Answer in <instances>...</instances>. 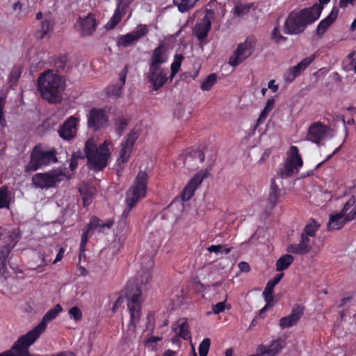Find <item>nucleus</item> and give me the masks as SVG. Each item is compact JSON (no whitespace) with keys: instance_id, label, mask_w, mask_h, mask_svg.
I'll return each mask as SVG.
<instances>
[{"instance_id":"1","label":"nucleus","mask_w":356,"mask_h":356,"mask_svg":"<svg viewBox=\"0 0 356 356\" xmlns=\"http://www.w3.org/2000/svg\"><path fill=\"white\" fill-rule=\"evenodd\" d=\"M145 266H143L141 274L137 278V282L135 284L134 289L131 286V283L128 285L127 298V307L130 314V323L128 325L129 330L134 332L136 325L138 323L140 318V305L142 302L140 286L148 283L151 279L150 269L154 265L153 260L150 257L145 259Z\"/></svg>"},{"instance_id":"2","label":"nucleus","mask_w":356,"mask_h":356,"mask_svg":"<svg viewBox=\"0 0 356 356\" xmlns=\"http://www.w3.org/2000/svg\"><path fill=\"white\" fill-rule=\"evenodd\" d=\"M38 89L42 97L51 103L60 100L65 89V80L54 70L44 72L38 80Z\"/></svg>"},{"instance_id":"3","label":"nucleus","mask_w":356,"mask_h":356,"mask_svg":"<svg viewBox=\"0 0 356 356\" xmlns=\"http://www.w3.org/2000/svg\"><path fill=\"white\" fill-rule=\"evenodd\" d=\"M323 8L321 6L315 4L300 12L291 13L285 21L284 33L289 35L302 33L306 25L313 23L319 18Z\"/></svg>"},{"instance_id":"4","label":"nucleus","mask_w":356,"mask_h":356,"mask_svg":"<svg viewBox=\"0 0 356 356\" xmlns=\"http://www.w3.org/2000/svg\"><path fill=\"white\" fill-rule=\"evenodd\" d=\"M111 145V143L109 140H105L98 147L93 138L86 142L84 153L90 169L100 171L106 167L111 156L109 149Z\"/></svg>"},{"instance_id":"5","label":"nucleus","mask_w":356,"mask_h":356,"mask_svg":"<svg viewBox=\"0 0 356 356\" xmlns=\"http://www.w3.org/2000/svg\"><path fill=\"white\" fill-rule=\"evenodd\" d=\"M147 175L145 172L140 171L132 186L126 193L125 202L127 208L122 213V217L127 218L130 211L147 194Z\"/></svg>"},{"instance_id":"6","label":"nucleus","mask_w":356,"mask_h":356,"mask_svg":"<svg viewBox=\"0 0 356 356\" xmlns=\"http://www.w3.org/2000/svg\"><path fill=\"white\" fill-rule=\"evenodd\" d=\"M218 6V3L217 2L211 1L207 6L205 9L198 10L196 13V15H199L202 17L196 23L193 29V34L201 42L206 39L211 31V22L214 19V10L217 9Z\"/></svg>"},{"instance_id":"7","label":"nucleus","mask_w":356,"mask_h":356,"mask_svg":"<svg viewBox=\"0 0 356 356\" xmlns=\"http://www.w3.org/2000/svg\"><path fill=\"white\" fill-rule=\"evenodd\" d=\"M303 165L302 156L296 146H291L286 152L283 165L280 168L278 175L281 178H287L298 173Z\"/></svg>"},{"instance_id":"8","label":"nucleus","mask_w":356,"mask_h":356,"mask_svg":"<svg viewBox=\"0 0 356 356\" xmlns=\"http://www.w3.org/2000/svg\"><path fill=\"white\" fill-rule=\"evenodd\" d=\"M138 136V130H132L127 136L126 140L121 143L115 165L118 175L125 168L126 163L129 160Z\"/></svg>"},{"instance_id":"9","label":"nucleus","mask_w":356,"mask_h":356,"mask_svg":"<svg viewBox=\"0 0 356 356\" xmlns=\"http://www.w3.org/2000/svg\"><path fill=\"white\" fill-rule=\"evenodd\" d=\"M67 179L61 170H55L45 173H37L32 177L35 188L41 189L56 187L60 183Z\"/></svg>"},{"instance_id":"10","label":"nucleus","mask_w":356,"mask_h":356,"mask_svg":"<svg viewBox=\"0 0 356 356\" xmlns=\"http://www.w3.org/2000/svg\"><path fill=\"white\" fill-rule=\"evenodd\" d=\"M57 159L54 151L43 152L35 148L31 155L30 161L25 166V171L31 172L36 171L43 165L56 162Z\"/></svg>"},{"instance_id":"11","label":"nucleus","mask_w":356,"mask_h":356,"mask_svg":"<svg viewBox=\"0 0 356 356\" xmlns=\"http://www.w3.org/2000/svg\"><path fill=\"white\" fill-rule=\"evenodd\" d=\"M255 42L254 38L249 37L243 42L240 43L230 56L228 61L229 65L236 67L250 56L254 51Z\"/></svg>"},{"instance_id":"12","label":"nucleus","mask_w":356,"mask_h":356,"mask_svg":"<svg viewBox=\"0 0 356 356\" xmlns=\"http://www.w3.org/2000/svg\"><path fill=\"white\" fill-rule=\"evenodd\" d=\"M148 27L145 24H140L131 32L120 35L118 38L119 47H127L136 43L143 36L148 33Z\"/></svg>"},{"instance_id":"13","label":"nucleus","mask_w":356,"mask_h":356,"mask_svg":"<svg viewBox=\"0 0 356 356\" xmlns=\"http://www.w3.org/2000/svg\"><path fill=\"white\" fill-rule=\"evenodd\" d=\"M108 122L106 110L103 108H92L87 115L88 127L94 130L104 127Z\"/></svg>"},{"instance_id":"14","label":"nucleus","mask_w":356,"mask_h":356,"mask_svg":"<svg viewBox=\"0 0 356 356\" xmlns=\"http://www.w3.org/2000/svg\"><path fill=\"white\" fill-rule=\"evenodd\" d=\"M79 121V117L74 115L69 117L58 129L60 137L66 140L73 138L76 134L77 124Z\"/></svg>"},{"instance_id":"15","label":"nucleus","mask_w":356,"mask_h":356,"mask_svg":"<svg viewBox=\"0 0 356 356\" xmlns=\"http://www.w3.org/2000/svg\"><path fill=\"white\" fill-rule=\"evenodd\" d=\"M207 170L198 172L187 184L181 193V199L187 201L193 195L197 188L201 184L203 179L207 177Z\"/></svg>"},{"instance_id":"16","label":"nucleus","mask_w":356,"mask_h":356,"mask_svg":"<svg viewBox=\"0 0 356 356\" xmlns=\"http://www.w3.org/2000/svg\"><path fill=\"white\" fill-rule=\"evenodd\" d=\"M315 59V55H312L302 59L296 65L290 68L284 74V79L287 83H291L313 62Z\"/></svg>"},{"instance_id":"17","label":"nucleus","mask_w":356,"mask_h":356,"mask_svg":"<svg viewBox=\"0 0 356 356\" xmlns=\"http://www.w3.org/2000/svg\"><path fill=\"white\" fill-rule=\"evenodd\" d=\"M97 23L92 14L85 17H79L76 22L77 31L82 36L91 35L95 31Z\"/></svg>"},{"instance_id":"18","label":"nucleus","mask_w":356,"mask_h":356,"mask_svg":"<svg viewBox=\"0 0 356 356\" xmlns=\"http://www.w3.org/2000/svg\"><path fill=\"white\" fill-rule=\"evenodd\" d=\"M133 0H118L117 8L115 10L114 14L110 20L105 25L107 30L114 29L121 20L127 12V9Z\"/></svg>"},{"instance_id":"19","label":"nucleus","mask_w":356,"mask_h":356,"mask_svg":"<svg viewBox=\"0 0 356 356\" xmlns=\"http://www.w3.org/2000/svg\"><path fill=\"white\" fill-rule=\"evenodd\" d=\"M329 129L320 122H315L312 124L307 136V140L314 143L319 144L328 135Z\"/></svg>"},{"instance_id":"20","label":"nucleus","mask_w":356,"mask_h":356,"mask_svg":"<svg viewBox=\"0 0 356 356\" xmlns=\"http://www.w3.org/2000/svg\"><path fill=\"white\" fill-rule=\"evenodd\" d=\"M147 79L155 90L161 88L168 79L167 74L162 67H149Z\"/></svg>"},{"instance_id":"21","label":"nucleus","mask_w":356,"mask_h":356,"mask_svg":"<svg viewBox=\"0 0 356 356\" xmlns=\"http://www.w3.org/2000/svg\"><path fill=\"white\" fill-rule=\"evenodd\" d=\"M313 244L314 241L311 237L302 234L299 243L289 245L287 251L293 254H305L310 252Z\"/></svg>"},{"instance_id":"22","label":"nucleus","mask_w":356,"mask_h":356,"mask_svg":"<svg viewBox=\"0 0 356 356\" xmlns=\"http://www.w3.org/2000/svg\"><path fill=\"white\" fill-rule=\"evenodd\" d=\"M285 346V341L278 339L271 341L268 346H261L258 347V353L263 356H276Z\"/></svg>"},{"instance_id":"23","label":"nucleus","mask_w":356,"mask_h":356,"mask_svg":"<svg viewBox=\"0 0 356 356\" xmlns=\"http://www.w3.org/2000/svg\"><path fill=\"white\" fill-rule=\"evenodd\" d=\"M304 312V309L300 305L293 308L291 314L280 320V326L282 329L288 328L297 323Z\"/></svg>"},{"instance_id":"24","label":"nucleus","mask_w":356,"mask_h":356,"mask_svg":"<svg viewBox=\"0 0 356 356\" xmlns=\"http://www.w3.org/2000/svg\"><path fill=\"white\" fill-rule=\"evenodd\" d=\"M168 55L165 50L161 46L156 48L151 56L149 67H161L162 64L168 61Z\"/></svg>"},{"instance_id":"25","label":"nucleus","mask_w":356,"mask_h":356,"mask_svg":"<svg viewBox=\"0 0 356 356\" xmlns=\"http://www.w3.org/2000/svg\"><path fill=\"white\" fill-rule=\"evenodd\" d=\"M338 13V8H333L328 16L320 22L316 29V33L318 35L324 34L328 27L336 20Z\"/></svg>"},{"instance_id":"26","label":"nucleus","mask_w":356,"mask_h":356,"mask_svg":"<svg viewBox=\"0 0 356 356\" xmlns=\"http://www.w3.org/2000/svg\"><path fill=\"white\" fill-rule=\"evenodd\" d=\"M356 200L354 196L350 197L343 205L341 210L346 218V220L351 221L356 219Z\"/></svg>"},{"instance_id":"27","label":"nucleus","mask_w":356,"mask_h":356,"mask_svg":"<svg viewBox=\"0 0 356 356\" xmlns=\"http://www.w3.org/2000/svg\"><path fill=\"white\" fill-rule=\"evenodd\" d=\"M113 224V221L111 219L103 222L96 217H92L88 225L91 229V230H96L99 232H105L106 230L111 227Z\"/></svg>"},{"instance_id":"28","label":"nucleus","mask_w":356,"mask_h":356,"mask_svg":"<svg viewBox=\"0 0 356 356\" xmlns=\"http://www.w3.org/2000/svg\"><path fill=\"white\" fill-rule=\"evenodd\" d=\"M174 330L177 336L184 339H190L191 333L188 330V325L187 320L184 318L179 319L175 327Z\"/></svg>"},{"instance_id":"29","label":"nucleus","mask_w":356,"mask_h":356,"mask_svg":"<svg viewBox=\"0 0 356 356\" xmlns=\"http://www.w3.org/2000/svg\"><path fill=\"white\" fill-rule=\"evenodd\" d=\"M347 222H348V220H346V218L342 211L337 213L330 216L327 223V229L329 230L339 229Z\"/></svg>"},{"instance_id":"30","label":"nucleus","mask_w":356,"mask_h":356,"mask_svg":"<svg viewBox=\"0 0 356 356\" xmlns=\"http://www.w3.org/2000/svg\"><path fill=\"white\" fill-rule=\"evenodd\" d=\"M95 188L87 184H82L79 186V192L82 196L84 206H88L91 203L93 195L95 193Z\"/></svg>"},{"instance_id":"31","label":"nucleus","mask_w":356,"mask_h":356,"mask_svg":"<svg viewBox=\"0 0 356 356\" xmlns=\"http://www.w3.org/2000/svg\"><path fill=\"white\" fill-rule=\"evenodd\" d=\"M193 161H195L194 167H197L199 163H202L204 161V155L203 152L200 150L194 151L191 155L186 156L184 165L187 168H191L193 167L191 165V163Z\"/></svg>"},{"instance_id":"32","label":"nucleus","mask_w":356,"mask_h":356,"mask_svg":"<svg viewBox=\"0 0 356 356\" xmlns=\"http://www.w3.org/2000/svg\"><path fill=\"white\" fill-rule=\"evenodd\" d=\"M54 26V21L50 16H45L41 22V26L38 37L43 38L52 29Z\"/></svg>"},{"instance_id":"33","label":"nucleus","mask_w":356,"mask_h":356,"mask_svg":"<svg viewBox=\"0 0 356 356\" xmlns=\"http://www.w3.org/2000/svg\"><path fill=\"white\" fill-rule=\"evenodd\" d=\"M294 261V257L289 254L282 256L276 262V270L282 271L287 269Z\"/></svg>"},{"instance_id":"34","label":"nucleus","mask_w":356,"mask_h":356,"mask_svg":"<svg viewBox=\"0 0 356 356\" xmlns=\"http://www.w3.org/2000/svg\"><path fill=\"white\" fill-rule=\"evenodd\" d=\"M11 200V193L8 187L3 186L0 188V209H8Z\"/></svg>"},{"instance_id":"35","label":"nucleus","mask_w":356,"mask_h":356,"mask_svg":"<svg viewBox=\"0 0 356 356\" xmlns=\"http://www.w3.org/2000/svg\"><path fill=\"white\" fill-rule=\"evenodd\" d=\"M273 291L266 286L263 292V296L264 297L265 301L266 302V305L260 310L259 315L261 316L264 312L267 311L268 308H270L273 305Z\"/></svg>"},{"instance_id":"36","label":"nucleus","mask_w":356,"mask_h":356,"mask_svg":"<svg viewBox=\"0 0 356 356\" xmlns=\"http://www.w3.org/2000/svg\"><path fill=\"white\" fill-rule=\"evenodd\" d=\"M227 296H225V298L223 301L219 302L216 305L211 306V311L208 312V314H218L224 312L226 309L229 310L231 308V305L227 303Z\"/></svg>"},{"instance_id":"37","label":"nucleus","mask_w":356,"mask_h":356,"mask_svg":"<svg viewBox=\"0 0 356 356\" xmlns=\"http://www.w3.org/2000/svg\"><path fill=\"white\" fill-rule=\"evenodd\" d=\"M320 227V224L314 220H311L305 226L304 231L302 234H305L311 238L316 236V233Z\"/></svg>"},{"instance_id":"38","label":"nucleus","mask_w":356,"mask_h":356,"mask_svg":"<svg viewBox=\"0 0 356 356\" xmlns=\"http://www.w3.org/2000/svg\"><path fill=\"white\" fill-rule=\"evenodd\" d=\"M184 56L180 54H175L174 56L173 62L171 64V74L170 79H172L175 74L179 72L181 63L184 60Z\"/></svg>"},{"instance_id":"39","label":"nucleus","mask_w":356,"mask_h":356,"mask_svg":"<svg viewBox=\"0 0 356 356\" xmlns=\"http://www.w3.org/2000/svg\"><path fill=\"white\" fill-rule=\"evenodd\" d=\"M122 86L111 85L105 88L104 92L108 97H119L122 94Z\"/></svg>"},{"instance_id":"40","label":"nucleus","mask_w":356,"mask_h":356,"mask_svg":"<svg viewBox=\"0 0 356 356\" xmlns=\"http://www.w3.org/2000/svg\"><path fill=\"white\" fill-rule=\"evenodd\" d=\"M275 100L273 98L268 99L266 106H264L261 113L258 119V122H262L268 116L269 113L272 111L274 107Z\"/></svg>"},{"instance_id":"41","label":"nucleus","mask_w":356,"mask_h":356,"mask_svg":"<svg viewBox=\"0 0 356 356\" xmlns=\"http://www.w3.org/2000/svg\"><path fill=\"white\" fill-rule=\"evenodd\" d=\"M280 196V193L270 192L269 193L268 199L265 201L267 209L271 210L277 204Z\"/></svg>"},{"instance_id":"42","label":"nucleus","mask_w":356,"mask_h":356,"mask_svg":"<svg viewBox=\"0 0 356 356\" xmlns=\"http://www.w3.org/2000/svg\"><path fill=\"white\" fill-rule=\"evenodd\" d=\"M250 4L239 3L235 6L232 10V13L236 17H243L248 13L250 9Z\"/></svg>"},{"instance_id":"43","label":"nucleus","mask_w":356,"mask_h":356,"mask_svg":"<svg viewBox=\"0 0 356 356\" xmlns=\"http://www.w3.org/2000/svg\"><path fill=\"white\" fill-rule=\"evenodd\" d=\"M270 38L274 42L277 44H282L287 39V38L283 36L281 34V31L278 26H275L273 29Z\"/></svg>"},{"instance_id":"44","label":"nucleus","mask_w":356,"mask_h":356,"mask_svg":"<svg viewBox=\"0 0 356 356\" xmlns=\"http://www.w3.org/2000/svg\"><path fill=\"white\" fill-rule=\"evenodd\" d=\"M217 76L215 74L209 75L201 84V88L203 90H209L216 83Z\"/></svg>"},{"instance_id":"45","label":"nucleus","mask_w":356,"mask_h":356,"mask_svg":"<svg viewBox=\"0 0 356 356\" xmlns=\"http://www.w3.org/2000/svg\"><path fill=\"white\" fill-rule=\"evenodd\" d=\"M9 254V250L8 248L4 247L3 250L0 251V275L4 273L6 258Z\"/></svg>"},{"instance_id":"46","label":"nucleus","mask_w":356,"mask_h":356,"mask_svg":"<svg viewBox=\"0 0 356 356\" xmlns=\"http://www.w3.org/2000/svg\"><path fill=\"white\" fill-rule=\"evenodd\" d=\"M91 229L89 227L88 225L86 227V229L83 231L82 236H81V241L80 244V254L85 252L86 245L88 241V235L90 234V232H91Z\"/></svg>"},{"instance_id":"47","label":"nucleus","mask_w":356,"mask_h":356,"mask_svg":"<svg viewBox=\"0 0 356 356\" xmlns=\"http://www.w3.org/2000/svg\"><path fill=\"white\" fill-rule=\"evenodd\" d=\"M210 339L207 338L204 339L199 346V354L200 356H207L210 347Z\"/></svg>"},{"instance_id":"48","label":"nucleus","mask_w":356,"mask_h":356,"mask_svg":"<svg viewBox=\"0 0 356 356\" xmlns=\"http://www.w3.org/2000/svg\"><path fill=\"white\" fill-rule=\"evenodd\" d=\"M68 313L70 318L74 320L75 321H79L82 318V312L78 307H72L69 310Z\"/></svg>"},{"instance_id":"49","label":"nucleus","mask_w":356,"mask_h":356,"mask_svg":"<svg viewBox=\"0 0 356 356\" xmlns=\"http://www.w3.org/2000/svg\"><path fill=\"white\" fill-rule=\"evenodd\" d=\"M83 159V156L81 151L79 150V151H76V152H74L72 154V158H71V161H70V170H74L77 167L78 161L79 159Z\"/></svg>"},{"instance_id":"50","label":"nucleus","mask_w":356,"mask_h":356,"mask_svg":"<svg viewBox=\"0 0 356 356\" xmlns=\"http://www.w3.org/2000/svg\"><path fill=\"white\" fill-rule=\"evenodd\" d=\"M197 1V0H184L179 12L184 13L188 11L195 6Z\"/></svg>"},{"instance_id":"51","label":"nucleus","mask_w":356,"mask_h":356,"mask_svg":"<svg viewBox=\"0 0 356 356\" xmlns=\"http://www.w3.org/2000/svg\"><path fill=\"white\" fill-rule=\"evenodd\" d=\"M222 248H224V245H212L207 248V250L218 254L219 253L222 254Z\"/></svg>"},{"instance_id":"52","label":"nucleus","mask_w":356,"mask_h":356,"mask_svg":"<svg viewBox=\"0 0 356 356\" xmlns=\"http://www.w3.org/2000/svg\"><path fill=\"white\" fill-rule=\"evenodd\" d=\"M6 101V96L4 95H0V124H2L3 118V107Z\"/></svg>"},{"instance_id":"53","label":"nucleus","mask_w":356,"mask_h":356,"mask_svg":"<svg viewBox=\"0 0 356 356\" xmlns=\"http://www.w3.org/2000/svg\"><path fill=\"white\" fill-rule=\"evenodd\" d=\"M161 339L159 337H151L146 341V345L148 348H151L152 350L156 349L154 343Z\"/></svg>"},{"instance_id":"54","label":"nucleus","mask_w":356,"mask_h":356,"mask_svg":"<svg viewBox=\"0 0 356 356\" xmlns=\"http://www.w3.org/2000/svg\"><path fill=\"white\" fill-rule=\"evenodd\" d=\"M279 177H275L271 179L270 181V192H277L280 193V190L279 186L277 183V181L279 180Z\"/></svg>"},{"instance_id":"55","label":"nucleus","mask_w":356,"mask_h":356,"mask_svg":"<svg viewBox=\"0 0 356 356\" xmlns=\"http://www.w3.org/2000/svg\"><path fill=\"white\" fill-rule=\"evenodd\" d=\"M356 0H339V6L341 8L345 9L349 6H354Z\"/></svg>"},{"instance_id":"56","label":"nucleus","mask_w":356,"mask_h":356,"mask_svg":"<svg viewBox=\"0 0 356 356\" xmlns=\"http://www.w3.org/2000/svg\"><path fill=\"white\" fill-rule=\"evenodd\" d=\"M238 268L243 272H248L250 269L249 264L245 261L240 262L238 264Z\"/></svg>"},{"instance_id":"57","label":"nucleus","mask_w":356,"mask_h":356,"mask_svg":"<svg viewBox=\"0 0 356 356\" xmlns=\"http://www.w3.org/2000/svg\"><path fill=\"white\" fill-rule=\"evenodd\" d=\"M127 77V70L126 69H124L119 74V79L121 82V84L120 86H122V88H123V86L125 83Z\"/></svg>"},{"instance_id":"58","label":"nucleus","mask_w":356,"mask_h":356,"mask_svg":"<svg viewBox=\"0 0 356 356\" xmlns=\"http://www.w3.org/2000/svg\"><path fill=\"white\" fill-rule=\"evenodd\" d=\"M275 83V80H270L268 83V88L270 89L273 92H277L278 90V86Z\"/></svg>"},{"instance_id":"59","label":"nucleus","mask_w":356,"mask_h":356,"mask_svg":"<svg viewBox=\"0 0 356 356\" xmlns=\"http://www.w3.org/2000/svg\"><path fill=\"white\" fill-rule=\"evenodd\" d=\"M64 252H65L64 249L63 248H61L59 250V252L57 254L55 260L54 261V264H56V263H57L58 261H60L62 259V258L63 257Z\"/></svg>"},{"instance_id":"60","label":"nucleus","mask_w":356,"mask_h":356,"mask_svg":"<svg viewBox=\"0 0 356 356\" xmlns=\"http://www.w3.org/2000/svg\"><path fill=\"white\" fill-rule=\"evenodd\" d=\"M284 276L283 273L277 274L271 280H273L276 284H277Z\"/></svg>"},{"instance_id":"61","label":"nucleus","mask_w":356,"mask_h":356,"mask_svg":"<svg viewBox=\"0 0 356 356\" xmlns=\"http://www.w3.org/2000/svg\"><path fill=\"white\" fill-rule=\"evenodd\" d=\"M10 76L15 79V81H16L19 76V71L17 69L13 70L10 73Z\"/></svg>"},{"instance_id":"62","label":"nucleus","mask_w":356,"mask_h":356,"mask_svg":"<svg viewBox=\"0 0 356 356\" xmlns=\"http://www.w3.org/2000/svg\"><path fill=\"white\" fill-rule=\"evenodd\" d=\"M122 299L121 298H119L116 302H115V304L113 305V311L115 312H116V310L118 309V307L122 304Z\"/></svg>"},{"instance_id":"63","label":"nucleus","mask_w":356,"mask_h":356,"mask_svg":"<svg viewBox=\"0 0 356 356\" xmlns=\"http://www.w3.org/2000/svg\"><path fill=\"white\" fill-rule=\"evenodd\" d=\"M173 2L175 5L177 6L179 11H180V8H181L184 0H173Z\"/></svg>"},{"instance_id":"64","label":"nucleus","mask_w":356,"mask_h":356,"mask_svg":"<svg viewBox=\"0 0 356 356\" xmlns=\"http://www.w3.org/2000/svg\"><path fill=\"white\" fill-rule=\"evenodd\" d=\"M176 355H177V352L172 350H166L163 355V356H176Z\"/></svg>"}]
</instances>
